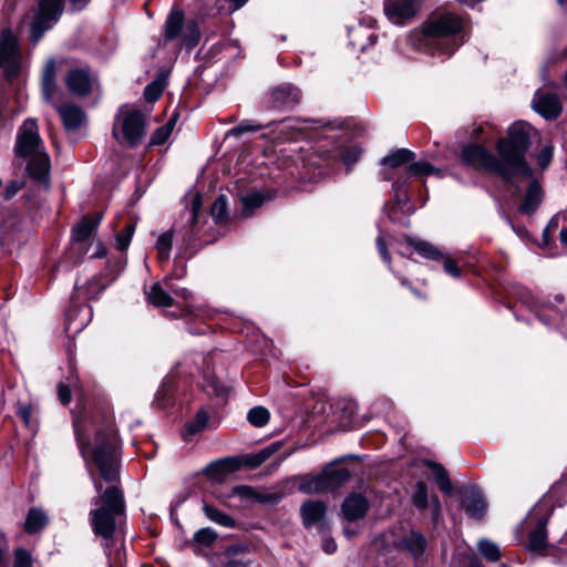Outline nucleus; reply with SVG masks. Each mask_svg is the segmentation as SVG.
I'll list each match as a JSON object with an SVG mask.
<instances>
[{"mask_svg":"<svg viewBox=\"0 0 567 567\" xmlns=\"http://www.w3.org/2000/svg\"><path fill=\"white\" fill-rule=\"evenodd\" d=\"M73 426L81 455L97 493V496L93 497L91 502L93 505L90 512L92 529L96 536L110 539L125 516L123 494L115 485L103 491L102 482L94 477L90 467L93 463L97 467L101 478L106 483H114L117 480V437L112 430L97 431L94 446L91 447L86 437V420L81 414H74Z\"/></svg>","mask_w":567,"mask_h":567,"instance_id":"f257e3e1","label":"nucleus"},{"mask_svg":"<svg viewBox=\"0 0 567 567\" xmlns=\"http://www.w3.org/2000/svg\"><path fill=\"white\" fill-rule=\"evenodd\" d=\"M465 40L466 21L452 12L432 16L408 37L413 49L440 61L450 59Z\"/></svg>","mask_w":567,"mask_h":567,"instance_id":"f03ea898","label":"nucleus"},{"mask_svg":"<svg viewBox=\"0 0 567 567\" xmlns=\"http://www.w3.org/2000/svg\"><path fill=\"white\" fill-rule=\"evenodd\" d=\"M14 154L28 159L27 171L33 179L48 184L51 162L35 118H27L18 128Z\"/></svg>","mask_w":567,"mask_h":567,"instance_id":"7ed1b4c3","label":"nucleus"},{"mask_svg":"<svg viewBox=\"0 0 567 567\" xmlns=\"http://www.w3.org/2000/svg\"><path fill=\"white\" fill-rule=\"evenodd\" d=\"M533 127L524 122H514L507 130V136L498 140L497 154L513 181L517 176L530 177L532 167L526 162V153L530 146Z\"/></svg>","mask_w":567,"mask_h":567,"instance_id":"20e7f679","label":"nucleus"},{"mask_svg":"<svg viewBox=\"0 0 567 567\" xmlns=\"http://www.w3.org/2000/svg\"><path fill=\"white\" fill-rule=\"evenodd\" d=\"M114 138L122 145L137 146L145 134V117L135 107L124 105L118 110L112 130Z\"/></svg>","mask_w":567,"mask_h":567,"instance_id":"39448f33","label":"nucleus"},{"mask_svg":"<svg viewBox=\"0 0 567 567\" xmlns=\"http://www.w3.org/2000/svg\"><path fill=\"white\" fill-rule=\"evenodd\" d=\"M461 157L465 165L483 168L488 173L498 175L505 182H512L502 157L498 154L495 156L481 145H465L462 148Z\"/></svg>","mask_w":567,"mask_h":567,"instance_id":"423d86ee","label":"nucleus"},{"mask_svg":"<svg viewBox=\"0 0 567 567\" xmlns=\"http://www.w3.org/2000/svg\"><path fill=\"white\" fill-rule=\"evenodd\" d=\"M20 66L18 39L10 29H4L0 34V71L7 79H12L19 73Z\"/></svg>","mask_w":567,"mask_h":567,"instance_id":"0eeeda50","label":"nucleus"},{"mask_svg":"<svg viewBox=\"0 0 567 567\" xmlns=\"http://www.w3.org/2000/svg\"><path fill=\"white\" fill-rule=\"evenodd\" d=\"M63 8V0H41L39 11L31 24V39L33 43L40 41L44 32L59 20Z\"/></svg>","mask_w":567,"mask_h":567,"instance_id":"6e6552de","label":"nucleus"},{"mask_svg":"<svg viewBox=\"0 0 567 567\" xmlns=\"http://www.w3.org/2000/svg\"><path fill=\"white\" fill-rule=\"evenodd\" d=\"M423 0H384L383 10L393 24L404 25L417 14Z\"/></svg>","mask_w":567,"mask_h":567,"instance_id":"1a4fd4ad","label":"nucleus"},{"mask_svg":"<svg viewBox=\"0 0 567 567\" xmlns=\"http://www.w3.org/2000/svg\"><path fill=\"white\" fill-rule=\"evenodd\" d=\"M377 21L372 17H364L360 20L359 24L349 30L351 45L360 52L367 51L370 47L374 45L378 35L369 31L374 28Z\"/></svg>","mask_w":567,"mask_h":567,"instance_id":"9d476101","label":"nucleus"},{"mask_svg":"<svg viewBox=\"0 0 567 567\" xmlns=\"http://www.w3.org/2000/svg\"><path fill=\"white\" fill-rule=\"evenodd\" d=\"M533 109L547 120H554L561 113V103L553 92L538 90L532 101Z\"/></svg>","mask_w":567,"mask_h":567,"instance_id":"9b49d317","label":"nucleus"},{"mask_svg":"<svg viewBox=\"0 0 567 567\" xmlns=\"http://www.w3.org/2000/svg\"><path fill=\"white\" fill-rule=\"evenodd\" d=\"M200 359L203 362V367H198V369H200L202 373H203L204 390L210 395H215L221 400H226L229 394L230 388L227 384H225L223 381H220L215 375L214 371H210V367H209L210 360H212L210 354L203 355Z\"/></svg>","mask_w":567,"mask_h":567,"instance_id":"f8f14e48","label":"nucleus"},{"mask_svg":"<svg viewBox=\"0 0 567 567\" xmlns=\"http://www.w3.org/2000/svg\"><path fill=\"white\" fill-rule=\"evenodd\" d=\"M518 179H525L528 182V188L527 192L523 198L522 204L518 207V210L522 214L530 215L533 214L537 207L539 206L542 198H543V192L539 183L534 178L533 174L530 177H522L517 176L512 182H507L509 185H514L516 181Z\"/></svg>","mask_w":567,"mask_h":567,"instance_id":"ddd939ff","label":"nucleus"},{"mask_svg":"<svg viewBox=\"0 0 567 567\" xmlns=\"http://www.w3.org/2000/svg\"><path fill=\"white\" fill-rule=\"evenodd\" d=\"M91 307L87 305L72 306L65 315V330L68 333L81 332L91 320Z\"/></svg>","mask_w":567,"mask_h":567,"instance_id":"4468645a","label":"nucleus"},{"mask_svg":"<svg viewBox=\"0 0 567 567\" xmlns=\"http://www.w3.org/2000/svg\"><path fill=\"white\" fill-rule=\"evenodd\" d=\"M65 82L71 93L83 96L91 92L94 80L87 70L73 69L68 73Z\"/></svg>","mask_w":567,"mask_h":567,"instance_id":"2eb2a0df","label":"nucleus"},{"mask_svg":"<svg viewBox=\"0 0 567 567\" xmlns=\"http://www.w3.org/2000/svg\"><path fill=\"white\" fill-rule=\"evenodd\" d=\"M368 509L369 503L367 498L359 493L350 494L346 497L341 506V513L349 522H354L364 517Z\"/></svg>","mask_w":567,"mask_h":567,"instance_id":"dca6fc26","label":"nucleus"},{"mask_svg":"<svg viewBox=\"0 0 567 567\" xmlns=\"http://www.w3.org/2000/svg\"><path fill=\"white\" fill-rule=\"evenodd\" d=\"M411 502L413 506H415L420 511H424L431 506L433 519L436 520L441 513V503L436 496L431 498V504L429 502V493L427 486L423 482H417L415 484L414 491L411 495Z\"/></svg>","mask_w":567,"mask_h":567,"instance_id":"f3484780","label":"nucleus"},{"mask_svg":"<svg viewBox=\"0 0 567 567\" xmlns=\"http://www.w3.org/2000/svg\"><path fill=\"white\" fill-rule=\"evenodd\" d=\"M301 93L292 84L285 83L271 91L272 105L275 107H292L299 103Z\"/></svg>","mask_w":567,"mask_h":567,"instance_id":"a211bd4d","label":"nucleus"},{"mask_svg":"<svg viewBox=\"0 0 567 567\" xmlns=\"http://www.w3.org/2000/svg\"><path fill=\"white\" fill-rule=\"evenodd\" d=\"M462 506L466 514L475 519L482 518L487 508V504L481 491L475 487H470L465 491Z\"/></svg>","mask_w":567,"mask_h":567,"instance_id":"6ab92c4d","label":"nucleus"},{"mask_svg":"<svg viewBox=\"0 0 567 567\" xmlns=\"http://www.w3.org/2000/svg\"><path fill=\"white\" fill-rule=\"evenodd\" d=\"M62 118L63 125L68 131L79 128L85 122L83 110L74 104H65L56 106Z\"/></svg>","mask_w":567,"mask_h":567,"instance_id":"aec40b11","label":"nucleus"},{"mask_svg":"<svg viewBox=\"0 0 567 567\" xmlns=\"http://www.w3.org/2000/svg\"><path fill=\"white\" fill-rule=\"evenodd\" d=\"M184 27L183 11L177 8L172 9L164 24L165 41H174L181 38Z\"/></svg>","mask_w":567,"mask_h":567,"instance_id":"412c9836","label":"nucleus"},{"mask_svg":"<svg viewBox=\"0 0 567 567\" xmlns=\"http://www.w3.org/2000/svg\"><path fill=\"white\" fill-rule=\"evenodd\" d=\"M400 544L404 547L414 558L421 557L426 548L425 537L417 530H410L404 535Z\"/></svg>","mask_w":567,"mask_h":567,"instance_id":"4be33fe9","label":"nucleus"},{"mask_svg":"<svg viewBox=\"0 0 567 567\" xmlns=\"http://www.w3.org/2000/svg\"><path fill=\"white\" fill-rule=\"evenodd\" d=\"M300 512L303 525L309 528L323 517L326 506L320 501H309L302 504Z\"/></svg>","mask_w":567,"mask_h":567,"instance_id":"5701e85b","label":"nucleus"},{"mask_svg":"<svg viewBox=\"0 0 567 567\" xmlns=\"http://www.w3.org/2000/svg\"><path fill=\"white\" fill-rule=\"evenodd\" d=\"M41 86L44 100L52 102L56 91L55 62L53 60H50L43 69Z\"/></svg>","mask_w":567,"mask_h":567,"instance_id":"b1692460","label":"nucleus"},{"mask_svg":"<svg viewBox=\"0 0 567 567\" xmlns=\"http://www.w3.org/2000/svg\"><path fill=\"white\" fill-rule=\"evenodd\" d=\"M548 517H543L538 520L537 526L529 533L528 549L532 551H539L547 546V526Z\"/></svg>","mask_w":567,"mask_h":567,"instance_id":"393cba45","label":"nucleus"},{"mask_svg":"<svg viewBox=\"0 0 567 567\" xmlns=\"http://www.w3.org/2000/svg\"><path fill=\"white\" fill-rule=\"evenodd\" d=\"M202 196L200 194L196 193L192 198V209L189 212V229L185 233L184 238L187 243H192L195 235L199 230V213L202 209Z\"/></svg>","mask_w":567,"mask_h":567,"instance_id":"a878e982","label":"nucleus"},{"mask_svg":"<svg viewBox=\"0 0 567 567\" xmlns=\"http://www.w3.org/2000/svg\"><path fill=\"white\" fill-rule=\"evenodd\" d=\"M101 218V216H97L96 218H82V220L73 229L72 238L74 239V241H86L91 237L93 231L97 228Z\"/></svg>","mask_w":567,"mask_h":567,"instance_id":"bb28decb","label":"nucleus"},{"mask_svg":"<svg viewBox=\"0 0 567 567\" xmlns=\"http://www.w3.org/2000/svg\"><path fill=\"white\" fill-rule=\"evenodd\" d=\"M425 464L431 470L432 477L439 488L445 494H451L453 486L446 470L441 464L433 461H426Z\"/></svg>","mask_w":567,"mask_h":567,"instance_id":"cd10ccee","label":"nucleus"},{"mask_svg":"<svg viewBox=\"0 0 567 567\" xmlns=\"http://www.w3.org/2000/svg\"><path fill=\"white\" fill-rule=\"evenodd\" d=\"M415 157V154L408 150V148H398L394 152L388 154L384 156L380 164L388 166L390 168H396L402 165L409 164L411 161H413Z\"/></svg>","mask_w":567,"mask_h":567,"instance_id":"c85d7f7f","label":"nucleus"},{"mask_svg":"<svg viewBox=\"0 0 567 567\" xmlns=\"http://www.w3.org/2000/svg\"><path fill=\"white\" fill-rule=\"evenodd\" d=\"M408 202V177H399L392 184V208L402 209Z\"/></svg>","mask_w":567,"mask_h":567,"instance_id":"c756f323","label":"nucleus"},{"mask_svg":"<svg viewBox=\"0 0 567 567\" xmlns=\"http://www.w3.org/2000/svg\"><path fill=\"white\" fill-rule=\"evenodd\" d=\"M409 245L423 258L430 260H441L443 258V254L429 241L417 238H410Z\"/></svg>","mask_w":567,"mask_h":567,"instance_id":"7c9ffc66","label":"nucleus"},{"mask_svg":"<svg viewBox=\"0 0 567 567\" xmlns=\"http://www.w3.org/2000/svg\"><path fill=\"white\" fill-rule=\"evenodd\" d=\"M48 524V517L44 512L38 508H31L28 512L24 529L28 534H34L41 530Z\"/></svg>","mask_w":567,"mask_h":567,"instance_id":"2f4dec72","label":"nucleus"},{"mask_svg":"<svg viewBox=\"0 0 567 567\" xmlns=\"http://www.w3.org/2000/svg\"><path fill=\"white\" fill-rule=\"evenodd\" d=\"M147 300L155 307H172L174 305L173 298L163 289L159 284H154L146 292Z\"/></svg>","mask_w":567,"mask_h":567,"instance_id":"473e14b6","label":"nucleus"},{"mask_svg":"<svg viewBox=\"0 0 567 567\" xmlns=\"http://www.w3.org/2000/svg\"><path fill=\"white\" fill-rule=\"evenodd\" d=\"M238 466L239 463L236 458H224L208 465L207 473L216 478H221L228 473L236 471Z\"/></svg>","mask_w":567,"mask_h":567,"instance_id":"72a5a7b5","label":"nucleus"},{"mask_svg":"<svg viewBox=\"0 0 567 567\" xmlns=\"http://www.w3.org/2000/svg\"><path fill=\"white\" fill-rule=\"evenodd\" d=\"M323 475L329 482V489L334 488L350 478V471L344 466H329L323 471Z\"/></svg>","mask_w":567,"mask_h":567,"instance_id":"f704fd0d","label":"nucleus"},{"mask_svg":"<svg viewBox=\"0 0 567 567\" xmlns=\"http://www.w3.org/2000/svg\"><path fill=\"white\" fill-rule=\"evenodd\" d=\"M175 384L172 378H166L159 385L154 398V404L159 409H165L169 402Z\"/></svg>","mask_w":567,"mask_h":567,"instance_id":"c9c22d12","label":"nucleus"},{"mask_svg":"<svg viewBox=\"0 0 567 567\" xmlns=\"http://www.w3.org/2000/svg\"><path fill=\"white\" fill-rule=\"evenodd\" d=\"M203 511L208 519L223 527L231 528L235 526L233 517L209 504H204Z\"/></svg>","mask_w":567,"mask_h":567,"instance_id":"e433bc0d","label":"nucleus"},{"mask_svg":"<svg viewBox=\"0 0 567 567\" xmlns=\"http://www.w3.org/2000/svg\"><path fill=\"white\" fill-rule=\"evenodd\" d=\"M406 172L409 175L413 176H427V175H435L439 177L443 176V172L440 168L434 167L430 163L425 161H419L415 163L409 164L406 167Z\"/></svg>","mask_w":567,"mask_h":567,"instance_id":"4c0bfd02","label":"nucleus"},{"mask_svg":"<svg viewBox=\"0 0 567 567\" xmlns=\"http://www.w3.org/2000/svg\"><path fill=\"white\" fill-rule=\"evenodd\" d=\"M172 243H173V233L165 231L158 236L155 248L157 251V258L159 261L164 262L169 259L172 251Z\"/></svg>","mask_w":567,"mask_h":567,"instance_id":"58836bf2","label":"nucleus"},{"mask_svg":"<svg viewBox=\"0 0 567 567\" xmlns=\"http://www.w3.org/2000/svg\"><path fill=\"white\" fill-rule=\"evenodd\" d=\"M181 38H182L183 44L188 50H192L193 48H195L200 40V31H199L197 23L194 21L186 23Z\"/></svg>","mask_w":567,"mask_h":567,"instance_id":"ea45409f","label":"nucleus"},{"mask_svg":"<svg viewBox=\"0 0 567 567\" xmlns=\"http://www.w3.org/2000/svg\"><path fill=\"white\" fill-rule=\"evenodd\" d=\"M299 489L306 494H315L329 489V482H327L323 473L302 482Z\"/></svg>","mask_w":567,"mask_h":567,"instance_id":"a19ab883","label":"nucleus"},{"mask_svg":"<svg viewBox=\"0 0 567 567\" xmlns=\"http://www.w3.org/2000/svg\"><path fill=\"white\" fill-rule=\"evenodd\" d=\"M208 420V413L204 409H200L195 414V417L186 424L185 433L187 435H195L202 432L206 427Z\"/></svg>","mask_w":567,"mask_h":567,"instance_id":"79ce46f5","label":"nucleus"},{"mask_svg":"<svg viewBox=\"0 0 567 567\" xmlns=\"http://www.w3.org/2000/svg\"><path fill=\"white\" fill-rule=\"evenodd\" d=\"M270 419L269 411L264 406H255L250 409L247 413L248 422L256 427L265 426Z\"/></svg>","mask_w":567,"mask_h":567,"instance_id":"37998d69","label":"nucleus"},{"mask_svg":"<svg viewBox=\"0 0 567 567\" xmlns=\"http://www.w3.org/2000/svg\"><path fill=\"white\" fill-rule=\"evenodd\" d=\"M478 550L483 557L491 561H497L501 558V550L497 544L489 539L478 542Z\"/></svg>","mask_w":567,"mask_h":567,"instance_id":"c03bdc74","label":"nucleus"},{"mask_svg":"<svg viewBox=\"0 0 567 567\" xmlns=\"http://www.w3.org/2000/svg\"><path fill=\"white\" fill-rule=\"evenodd\" d=\"M250 560L224 558L223 555H213L209 559L210 567H250Z\"/></svg>","mask_w":567,"mask_h":567,"instance_id":"a18cd8bd","label":"nucleus"},{"mask_svg":"<svg viewBox=\"0 0 567 567\" xmlns=\"http://www.w3.org/2000/svg\"><path fill=\"white\" fill-rule=\"evenodd\" d=\"M265 202V197L260 193H251L241 197L243 210L246 216L250 215L254 209L259 208Z\"/></svg>","mask_w":567,"mask_h":567,"instance_id":"49530a36","label":"nucleus"},{"mask_svg":"<svg viewBox=\"0 0 567 567\" xmlns=\"http://www.w3.org/2000/svg\"><path fill=\"white\" fill-rule=\"evenodd\" d=\"M135 230V226L133 224H127L124 229L115 236V247L117 250L124 251L128 248L133 234Z\"/></svg>","mask_w":567,"mask_h":567,"instance_id":"de8ad7c7","label":"nucleus"},{"mask_svg":"<svg viewBox=\"0 0 567 567\" xmlns=\"http://www.w3.org/2000/svg\"><path fill=\"white\" fill-rule=\"evenodd\" d=\"M361 153L362 151L358 146H349L340 152V159L346 165L347 171H350L359 161Z\"/></svg>","mask_w":567,"mask_h":567,"instance_id":"09e8293b","label":"nucleus"},{"mask_svg":"<svg viewBox=\"0 0 567 567\" xmlns=\"http://www.w3.org/2000/svg\"><path fill=\"white\" fill-rule=\"evenodd\" d=\"M217 539V533L209 527L198 529L194 535V542L200 546L209 547Z\"/></svg>","mask_w":567,"mask_h":567,"instance_id":"8fccbe9b","label":"nucleus"},{"mask_svg":"<svg viewBox=\"0 0 567 567\" xmlns=\"http://www.w3.org/2000/svg\"><path fill=\"white\" fill-rule=\"evenodd\" d=\"M174 128L173 121L158 127L152 135L151 145H163L171 136Z\"/></svg>","mask_w":567,"mask_h":567,"instance_id":"3c124183","label":"nucleus"},{"mask_svg":"<svg viewBox=\"0 0 567 567\" xmlns=\"http://www.w3.org/2000/svg\"><path fill=\"white\" fill-rule=\"evenodd\" d=\"M210 214L216 223H219L226 218L227 215V199L225 195H219L213 203Z\"/></svg>","mask_w":567,"mask_h":567,"instance_id":"603ef678","label":"nucleus"},{"mask_svg":"<svg viewBox=\"0 0 567 567\" xmlns=\"http://www.w3.org/2000/svg\"><path fill=\"white\" fill-rule=\"evenodd\" d=\"M164 91V82L162 80H155L150 83L144 90V97L147 102H155L159 99Z\"/></svg>","mask_w":567,"mask_h":567,"instance_id":"864d4df0","label":"nucleus"},{"mask_svg":"<svg viewBox=\"0 0 567 567\" xmlns=\"http://www.w3.org/2000/svg\"><path fill=\"white\" fill-rule=\"evenodd\" d=\"M34 406L32 404H20L18 408V415L22 419L28 427L33 429L35 423L33 421Z\"/></svg>","mask_w":567,"mask_h":567,"instance_id":"5fc2aeb1","label":"nucleus"},{"mask_svg":"<svg viewBox=\"0 0 567 567\" xmlns=\"http://www.w3.org/2000/svg\"><path fill=\"white\" fill-rule=\"evenodd\" d=\"M262 127H264V125L256 124L254 121H244L240 124H238L236 127L231 128L229 134L234 135V136H239L247 132H256Z\"/></svg>","mask_w":567,"mask_h":567,"instance_id":"6e6d98bb","label":"nucleus"},{"mask_svg":"<svg viewBox=\"0 0 567 567\" xmlns=\"http://www.w3.org/2000/svg\"><path fill=\"white\" fill-rule=\"evenodd\" d=\"M554 146L551 144L545 145L537 155V164L542 169H546L553 159Z\"/></svg>","mask_w":567,"mask_h":567,"instance_id":"4d7b16f0","label":"nucleus"},{"mask_svg":"<svg viewBox=\"0 0 567 567\" xmlns=\"http://www.w3.org/2000/svg\"><path fill=\"white\" fill-rule=\"evenodd\" d=\"M514 293L523 305L527 306L530 309H534L536 303L534 297L532 296V292L527 288L516 286L514 287Z\"/></svg>","mask_w":567,"mask_h":567,"instance_id":"13d9d810","label":"nucleus"},{"mask_svg":"<svg viewBox=\"0 0 567 567\" xmlns=\"http://www.w3.org/2000/svg\"><path fill=\"white\" fill-rule=\"evenodd\" d=\"M13 567H32V558L28 550L20 548L14 553Z\"/></svg>","mask_w":567,"mask_h":567,"instance_id":"bf43d9fd","label":"nucleus"},{"mask_svg":"<svg viewBox=\"0 0 567 567\" xmlns=\"http://www.w3.org/2000/svg\"><path fill=\"white\" fill-rule=\"evenodd\" d=\"M249 548L245 544H235L227 546L223 553H216L215 555H223L224 558H234L235 556H239L248 553Z\"/></svg>","mask_w":567,"mask_h":567,"instance_id":"052dcab7","label":"nucleus"},{"mask_svg":"<svg viewBox=\"0 0 567 567\" xmlns=\"http://www.w3.org/2000/svg\"><path fill=\"white\" fill-rule=\"evenodd\" d=\"M443 267H444V271L450 275L451 277L453 278H460L461 275H462V270L461 268L456 265V262L450 258V257H444L443 258Z\"/></svg>","mask_w":567,"mask_h":567,"instance_id":"680f3d73","label":"nucleus"},{"mask_svg":"<svg viewBox=\"0 0 567 567\" xmlns=\"http://www.w3.org/2000/svg\"><path fill=\"white\" fill-rule=\"evenodd\" d=\"M233 495L244 499H251L256 496L254 489L247 485H238L233 488Z\"/></svg>","mask_w":567,"mask_h":567,"instance_id":"e2e57ef3","label":"nucleus"},{"mask_svg":"<svg viewBox=\"0 0 567 567\" xmlns=\"http://www.w3.org/2000/svg\"><path fill=\"white\" fill-rule=\"evenodd\" d=\"M58 396L62 404H68L71 400V389L69 385H65L64 383L58 384Z\"/></svg>","mask_w":567,"mask_h":567,"instance_id":"0e129e2a","label":"nucleus"},{"mask_svg":"<svg viewBox=\"0 0 567 567\" xmlns=\"http://www.w3.org/2000/svg\"><path fill=\"white\" fill-rule=\"evenodd\" d=\"M22 187V183L13 181L3 190V197L6 199L12 198Z\"/></svg>","mask_w":567,"mask_h":567,"instance_id":"69168bd1","label":"nucleus"},{"mask_svg":"<svg viewBox=\"0 0 567 567\" xmlns=\"http://www.w3.org/2000/svg\"><path fill=\"white\" fill-rule=\"evenodd\" d=\"M377 247L379 250V254L384 262H390V255L386 248V245L381 236H378L377 238Z\"/></svg>","mask_w":567,"mask_h":567,"instance_id":"338daca9","label":"nucleus"},{"mask_svg":"<svg viewBox=\"0 0 567 567\" xmlns=\"http://www.w3.org/2000/svg\"><path fill=\"white\" fill-rule=\"evenodd\" d=\"M266 461L267 460L265 458V455L260 451V452L249 456L248 464L250 466H252V467H257V466L261 465Z\"/></svg>","mask_w":567,"mask_h":567,"instance_id":"774afa93","label":"nucleus"}]
</instances>
